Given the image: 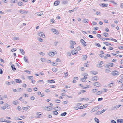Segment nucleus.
I'll return each instance as SVG.
<instances>
[{
	"instance_id": "nucleus-11",
	"label": "nucleus",
	"mask_w": 123,
	"mask_h": 123,
	"mask_svg": "<svg viewBox=\"0 0 123 123\" xmlns=\"http://www.w3.org/2000/svg\"><path fill=\"white\" fill-rule=\"evenodd\" d=\"M99 79L98 77L97 76H95L93 77L92 78V80L94 81H96L97 80H98Z\"/></svg>"
},
{
	"instance_id": "nucleus-55",
	"label": "nucleus",
	"mask_w": 123,
	"mask_h": 123,
	"mask_svg": "<svg viewBox=\"0 0 123 123\" xmlns=\"http://www.w3.org/2000/svg\"><path fill=\"white\" fill-rule=\"evenodd\" d=\"M84 66L85 67H88L89 66V64L87 63H85Z\"/></svg>"
},
{
	"instance_id": "nucleus-31",
	"label": "nucleus",
	"mask_w": 123,
	"mask_h": 123,
	"mask_svg": "<svg viewBox=\"0 0 123 123\" xmlns=\"http://www.w3.org/2000/svg\"><path fill=\"white\" fill-rule=\"evenodd\" d=\"M102 92V91H98L96 93V94L97 95H99L101 94V93Z\"/></svg>"
},
{
	"instance_id": "nucleus-57",
	"label": "nucleus",
	"mask_w": 123,
	"mask_h": 123,
	"mask_svg": "<svg viewBox=\"0 0 123 123\" xmlns=\"http://www.w3.org/2000/svg\"><path fill=\"white\" fill-rule=\"evenodd\" d=\"M56 61L58 62H59L61 61L60 60L59 58H57L56 59Z\"/></svg>"
},
{
	"instance_id": "nucleus-7",
	"label": "nucleus",
	"mask_w": 123,
	"mask_h": 123,
	"mask_svg": "<svg viewBox=\"0 0 123 123\" xmlns=\"http://www.w3.org/2000/svg\"><path fill=\"white\" fill-rule=\"evenodd\" d=\"M71 53L73 55H76L78 53V51L75 50H73L72 51Z\"/></svg>"
},
{
	"instance_id": "nucleus-45",
	"label": "nucleus",
	"mask_w": 123,
	"mask_h": 123,
	"mask_svg": "<svg viewBox=\"0 0 123 123\" xmlns=\"http://www.w3.org/2000/svg\"><path fill=\"white\" fill-rule=\"evenodd\" d=\"M95 44L98 47H100L101 46L100 44L99 43H95Z\"/></svg>"
},
{
	"instance_id": "nucleus-41",
	"label": "nucleus",
	"mask_w": 123,
	"mask_h": 123,
	"mask_svg": "<svg viewBox=\"0 0 123 123\" xmlns=\"http://www.w3.org/2000/svg\"><path fill=\"white\" fill-rule=\"evenodd\" d=\"M99 109L98 107H96L94 108L92 110V111H96L97 109Z\"/></svg>"
},
{
	"instance_id": "nucleus-54",
	"label": "nucleus",
	"mask_w": 123,
	"mask_h": 123,
	"mask_svg": "<svg viewBox=\"0 0 123 123\" xmlns=\"http://www.w3.org/2000/svg\"><path fill=\"white\" fill-rule=\"evenodd\" d=\"M109 65L111 67H113L114 65V64L113 63H109Z\"/></svg>"
},
{
	"instance_id": "nucleus-39",
	"label": "nucleus",
	"mask_w": 123,
	"mask_h": 123,
	"mask_svg": "<svg viewBox=\"0 0 123 123\" xmlns=\"http://www.w3.org/2000/svg\"><path fill=\"white\" fill-rule=\"evenodd\" d=\"M98 89H94L92 90L93 92H95L98 91Z\"/></svg>"
},
{
	"instance_id": "nucleus-46",
	"label": "nucleus",
	"mask_w": 123,
	"mask_h": 123,
	"mask_svg": "<svg viewBox=\"0 0 123 123\" xmlns=\"http://www.w3.org/2000/svg\"><path fill=\"white\" fill-rule=\"evenodd\" d=\"M13 104L15 105H17L18 104V102L17 101H14Z\"/></svg>"
},
{
	"instance_id": "nucleus-28",
	"label": "nucleus",
	"mask_w": 123,
	"mask_h": 123,
	"mask_svg": "<svg viewBox=\"0 0 123 123\" xmlns=\"http://www.w3.org/2000/svg\"><path fill=\"white\" fill-rule=\"evenodd\" d=\"M78 8L77 7H76L74 9H73L72 10H69V12L70 13H71L73 12L74 11V9H75V10H76Z\"/></svg>"
},
{
	"instance_id": "nucleus-34",
	"label": "nucleus",
	"mask_w": 123,
	"mask_h": 123,
	"mask_svg": "<svg viewBox=\"0 0 123 123\" xmlns=\"http://www.w3.org/2000/svg\"><path fill=\"white\" fill-rule=\"evenodd\" d=\"M52 71L54 72H56L57 71V69L56 68H54L52 69Z\"/></svg>"
},
{
	"instance_id": "nucleus-53",
	"label": "nucleus",
	"mask_w": 123,
	"mask_h": 123,
	"mask_svg": "<svg viewBox=\"0 0 123 123\" xmlns=\"http://www.w3.org/2000/svg\"><path fill=\"white\" fill-rule=\"evenodd\" d=\"M85 79L84 78H81V80L83 82H85Z\"/></svg>"
},
{
	"instance_id": "nucleus-25",
	"label": "nucleus",
	"mask_w": 123,
	"mask_h": 123,
	"mask_svg": "<svg viewBox=\"0 0 123 123\" xmlns=\"http://www.w3.org/2000/svg\"><path fill=\"white\" fill-rule=\"evenodd\" d=\"M83 21L84 23H88V20L87 19H83Z\"/></svg>"
},
{
	"instance_id": "nucleus-17",
	"label": "nucleus",
	"mask_w": 123,
	"mask_h": 123,
	"mask_svg": "<svg viewBox=\"0 0 123 123\" xmlns=\"http://www.w3.org/2000/svg\"><path fill=\"white\" fill-rule=\"evenodd\" d=\"M5 106L6 107L7 109H9L10 108V106L7 103H6L4 104Z\"/></svg>"
},
{
	"instance_id": "nucleus-10",
	"label": "nucleus",
	"mask_w": 123,
	"mask_h": 123,
	"mask_svg": "<svg viewBox=\"0 0 123 123\" xmlns=\"http://www.w3.org/2000/svg\"><path fill=\"white\" fill-rule=\"evenodd\" d=\"M19 12L21 14H23L24 13H28V12L26 11L25 10H20L19 11Z\"/></svg>"
},
{
	"instance_id": "nucleus-32",
	"label": "nucleus",
	"mask_w": 123,
	"mask_h": 123,
	"mask_svg": "<svg viewBox=\"0 0 123 123\" xmlns=\"http://www.w3.org/2000/svg\"><path fill=\"white\" fill-rule=\"evenodd\" d=\"M19 39V38L18 37H14L13 38V40H18Z\"/></svg>"
},
{
	"instance_id": "nucleus-60",
	"label": "nucleus",
	"mask_w": 123,
	"mask_h": 123,
	"mask_svg": "<svg viewBox=\"0 0 123 123\" xmlns=\"http://www.w3.org/2000/svg\"><path fill=\"white\" fill-rule=\"evenodd\" d=\"M102 100L103 98H99L98 99V101H100L101 100Z\"/></svg>"
},
{
	"instance_id": "nucleus-51",
	"label": "nucleus",
	"mask_w": 123,
	"mask_h": 123,
	"mask_svg": "<svg viewBox=\"0 0 123 123\" xmlns=\"http://www.w3.org/2000/svg\"><path fill=\"white\" fill-rule=\"evenodd\" d=\"M117 82L118 83H121L122 82V80H117Z\"/></svg>"
},
{
	"instance_id": "nucleus-19",
	"label": "nucleus",
	"mask_w": 123,
	"mask_h": 123,
	"mask_svg": "<svg viewBox=\"0 0 123 123\" xmlns=\"http://www.w3.org/2000/svg\"><path fill=\"white\" fill-rule=\"evenodd\" d=\"M43 14V12H42L41 11L39 12H37V14L38 16H41Z\"/></svg>"
},
{
	"instance_id": "nucleus-21",
	"label": "nucleus",
	"mask_w": 123,
	"mask_h": 123,
	"mask_svg": "<svg viewBox=\"0 0 123 123\" xmlns=\"http://www.w3.org/2000/svg\"><path fill=\"white\" fill-rule=\"evenodd\" d=\"M20 51L22 55H24L25 54V52L24 50L22 49H20Z\"/></svg>"
},
{
	"instance_id": "nucleus-5",
	"label": "nucleus",
	"mask_w": 123,
	"mask_h": 123,
	"mask_svg": "<svg viewBox=\"0 0 123 123\" xmlns=\"http://www.w3.org/2000/svg\"><path fill=\"white\" fill-rule=\"evenodd\" d=\"M51 30L55 34H59L58 31L55 29H51Z\"/></svg>"
},
{
	"instance_id": "nucleus-13",
	"label": "nucleus",
	"mask_w": 123,
	"mask_h": 123,
	"mask_svg": "<svg viewBox=\"0 0 123 123\" xmlns=\"http://www.w3.org/2000/svg\"><path fill=\"white\" fill-rule=\"evenodd\" d=\"M87 58V56L86 55H83L82 56V59L83 60L86 59Z\"/></svg>"
},
{
	"instance_id": "nucleus-49",
	"label": "nucleus",
	"mask_w": 123,
	"mask_h": 123,
	"mask_svg": "<svg viewBox=\"0 0 123 123\" xmlns=\"http://www.w3.org/2000/svg\"><path fill=\"white\" fill-rule=\"evenodd\" d=\"M86 88H90L91 87V86L88 85H87L86 86Z\"/></svg>"
},
{
	"instance_id": "nucleus-59",
	"label": "nucleus",
	"mask_w": 123,
	"mask_h": 123,
	"mask_svg": "<svg viewBox=\"0 0 123 123\" xmlns=\"http://www.w3.org/2000/svg\"><path fill=\"white\" fill-rule=\"evenodd\" d=\"M68 72H67L66 73H65V77H67V76L68 75Z\"/></svg>"
},
{
	"instance_id": "nucleus-63",
	"label": "nucleus",
	"mask_w": 123,
	"mask_h": 123,
	"mask_svg": "<svg viewBox=\"0 0 123 123\" xmlns=\"http://www.w3.org/2000/svg\"><path fill=\"white\" fill-rule=\"evenodd\" d=\"M76 49L77 50H80L81 49V48L79 47H78Z\"/></svg>"
},
{
	"instance_id": "nucleus-50",
	"label": "nucleus",
	"mask_w": 123,
	"mask_h": 123,
	"mask_svg": "<svg viewBox=\"0 0 123 123\" xmlns=\"http://www.w3.org/2000/svg\"><path fill=\"white\" fill-rule=\"evenodd\" d=\"M6 121V120L4 119H0V122H5Z\"/></svg>"
},
{
	"instance_id": "nucleus-20",
	"label": "nucleus",
	"mask_w": 123,
	"mask_h": 123,
	"mask_svg": "<svg viewBox=\"0 0 123 123\" xmlns=\"http://www.w3.org/2000/svg\"><path fill=\"white\" fill-rule=\"evenodd\" d=\"M59 1L57 0L54 2V5L55 6H57L59 4Z\"/></svg>"
},
{
	"instance_id": "nucleus-44",
	"label": "nucleus",
	"mask_w": 123,
	"mask_h": 123,
	"mask_svg": "<svg viewBox=\"0 0 123 123\" xmlns=\"http://www.w3.org/2000/svg\"><path fill=\"white\" fill-rule=\"evenodd\" d=\"M96 66L98 67H102L101 66V64H97L96 65Z\"/></svg>"
},
{
	"instance_id": "nucleus-2",
	"label": "nucleus",
	"mask_w": 123,
	"mask_h": 123,
	"mask_svg": "<svg viewBox=\"0 0 123 123\" xmlns=\"http://www.w3.org/2000/svg\"><path fill=\"white\" fill-rule=\"evenodd\" d=\"M38 35L43 38H44L45 37V36L44 33L43 32H39L38 34Z\"/></svg>"
},
{
	"instance_id": "nucleus-16",
	"label": "nucleus",
	"mask_w": 123,
	"mask_h": 123,
	"mask_svg": "<svg viewBox=\"0 0 123 123\" xmlns=\"http://www.w3.org/2000/svg\"><path fill=\"white\" fill-rule=\"evenodd\" d=\"M46 110L48 111L51 110H52V108L50 106L49 107L47 106L46 107Z\"/></svg>"
},
{
	"instance_id": "nucleus-61",
	"label": "nucleus",
	"mask_w": 123,
	"mask_h": 123,
	"mask_svg": "<svg viewBox=\"0 0 123 123\" xmlns=\"http://www.w3.org/2000/svg\"><path fill=\"white\" fill-rule=\"evenodd\" d=\"M41 113L40 112H37L36 113V114L40 116L41 115Z\"/></svg>"
},
{
	"instance_id": "nucleus-29",
	"label": "nucleus",
	"mask_w": 123,
	"mask_h": 123,
	"mask_svg": "<svg viewBox=\"0 0 123 123\" xmlns=\"http://www.w3.org/2000/svg\"><path fill=\"white\" fill-rule=\"evenodd\" d=\"M25 62H27L28 63V62H27V61L28 60V59H26L25 57V56L23 58Z\"/></svg>"
},
{
	"instance_id": "nucleus-3",
	"label": "nucleus",
	"mask_w": 123,
	"mask_h": 123,
	"mask_svg": "<svg viewBox=\"0 0 123 123\" xmlns=\"http://www.w3.org/2000/svg\"><path fill=\"white\" fill-rule=\"evenodd\" d=\"M99 5L101 6L104 7H106L109 6L108 4L100 3Z\"/></svg>"
},
{
	"instance_id": "nucleus-27",
	"label": "nucleus",
	"mask_w": 123,
	"mask_h": 123,
	"mask_svg": "<svg viewBox=\"0 0 123 123\" xmlns=\"http://www.w3.org/2000/svg\"><path fill=\"white\" fill-rule=\"evenodd\" d=\"M41 60L43 62H46L47 61L46 59L44 58H41Z\"/></svg>"
},
{
	"instance_id": "nucleus-15",
	"label": "nucleus",
	"mask_w": 123,
	"mask_h": 123,
	"mask_svg": "<svg viewBox=\"0 0 123 123\" xmlns=\"http://www.w3.org/2000/svg\"><path fill=\"white\" fill-rule=\"evenodd\" d=\"M61 108L59 107H56L54 108V110L57 111H60L61 110Z\"/></svg>"
},
{
	"instance_id": "nucleus-38",
	"label": "nucleus",
	"mask_w": 123,
	"mask_h": 123,
	"mask_svg": "<svg viewBox=\"0 0 123 123\" xmlns=\"http://www.w3.org/2000/svg\"><path fill=\"white\" fill-rule=\"evenodd\" d=\"M27 90L29 92H31L32 91V90L31 88H28Z\"/></svg>"
},
{
	"instance_id": "nucleus-22",
	"label": "nucleus",
	"mask_w": 123,
	"mask_h": 123,
	"mask_svg": "<svg viewBox=\"0 0 123 123\" xmlns=\"http://www.w3.org/2000/svg\"><path fill=\"white\" fill-rule=\"evenodd\" d=\"M91 72L94 75H96L97 74L98 72L96 71H91Z\"/></svg>"
},
{
	"instance_id": "nucleus-62",
	"label": "nucleus",
	"mask_w": 123,
	"mask_h": 123,
	"mask_svg": "<svg viewBox=\"0 0 123 123\" xmlns=\"http://www.w3.org/2000/svg\"><path fill=\"white\" fill-rule=\"evenodd\" d=\"M111 123H116V121L113 120H111Z\"/></svg>"
},
{
	"instance_id": "nucleus-58",
	"label": "nucleus",
	"mask_w": 123,
	"mask_h": 123,
	"mask_svg": "<svg viewBox=\"0 0 123 123\" xmlns=\"http://www.w3.org/2000/svg\"><path fill=\"white\" fill-rule=\"evenodd\" d=\"M86 114V113H84L82 115H81V117H84Z\"/></svg>"
},
{
	"instance_id": "nucleus-9",
	"label": "nucleus",
	"mask_w": 123,
	"mask_h": 123,
	"mask_svg": "<svg viewBox=\"0 0 123 123\" xmlns=\"http://www.w3.org/2000/svg\"><path fill=\"white\" fill-rule=\"evenodd\" d=\"M48 54L50 56H54L55 54V53L54 52H50Z\"/></svg>"
},
{
	"instance_id": "nucleus-24",
	"label": "nucleus",
	"mask_w": 123,
	"mask_h": 123,
	"mask_svg": "<svg viewBox=\"0 0 123 123\" xmlns=\"http://www.w3.org/2000/svg\"><path fill=\"white\" fill-rule=\"evenodd\" d=\"M30 108V106H27V107H23L22 109L25 110L26 111L27 109L29 108Z\"/></svg>"
},
{
	"instance_id": "nucleus-43",
	"label": "nucleus",
	"mask_w": 123,
	"mask_h": 123,
	"mask_svg": "<svg viewBox=\"0 0 123 123\" xmlns=\"http://www.w3.org/2000/svg\"><path fill=\"white\" fill-rule=\"evenodd\" d=\"M52 112L53 114L54 115H57L58 114V112L57 111H53Z\"/></svg>"
},
{
	"instance_id": "nucleus-64",
	"label": "nucleus",
	"mask_w": 123,
	"mask_h": 123,
	"mask_svg": "<svg viewBox=\"0 0 123 123\" xmlns=\"http://www.w3.org/2000/svg\"><path fill=\"white\" fill-rule=\"evenodd\" d=\"M46 62L48 63H50L51 62V61L49 60H48Z\"/></svg>"
},
{
	"instance_id": "nucleus-14",
	"label": "nucleus",
	"mask_w": 123,
	"mask_h": 123,
	"mask_svg": "<svg viewBox=\"0 0 123 123\" xmlns=\"http://www.w3.org/2000/svg\"><path fill=\"white\" fill-rule=\"evenodd\" d=\"M15 81L17 83H22V81L19 79H16L15 80Z\"/></svg>"
},
{
	"instance_id": "nucleus-4",
	"label": "nucleus",
	"mask_w": 123,
	"mask_h": 123,
	"mask_svg": "<svg viewBox=\"0 0 123 123\" xmlns=\"http://www.w3.org/2000/svg\"><path fill=\"white\" fill-rule=\"evenodd\" d=\"M112 74L113 75H116L119 74V72L117 71H114L112 72Z\"/></svg>"
},
{
	"instance_id": "nucleus-56",
	"label": "nucleus",
	"mask_w": 123,
	"mask_h": 123,
	"mask_svg": "<svg viewBox=\"0 0 123 123\" xmlns=\"http://www.w3.org/2000/svg\"><path fill=\"white\" fill-rule=\"evenodd\" d=\"M88 105L87 104H85L84 105L82 106L83 107V108H85L87 107Z\"/></svg>"
},
{
	"instance_id": "nucleus-30",
	"label": "nucleus",
	"mask_w": 123,
	"mask_h": 123,
	"mask_svg": "<svg viewBox=\"0 0 123 123\" xmlns=\"http://www.w3.org/2000/svg\"><path fill=\"white\" fill-rule=\"evenodd\" d=\"M94 120L95 121L98 123H99V120L96 117L94 118Z\"/></svg>"
},
{
	"instance_id": "nucleus-18",
	"label": "nucleus",
	"mask_w": 123,
	"mask_h": 123,
	"mask_svg": "<svg viewBox=\"0 0 123 123\" xmlns=\"http://www.w3.org/2000/svg\"><path fill=\"white\" fill-rule=\"evenodd\" d=\"M11 68L12 69L13 71H15L16 70V68L15 67L14 65L13 64H12L11 65Z\"/></svg>"
},
{
	"instance_id": "nucleus-47",
	"label": "nucleus",
	"mask_w": 123,
	"mask_h": 123,
	"mask_svg": "<svg viewBox=\"0 0 123 123\" xmlns=\"http://www.w3.org/2000/svg\"><path fill=\"white\" fill-rule=\"evenodd\" d=\"M17 50V49H16V48H13V49H11V51L12 52H14L15 51H16Z\"/></svg>"
},
{
	"instance_id": "nucleus-35",
	"label": "nucleus",
	"mask_w": 123,
	"mask_h": 123,
	"mask_svg": "<svg viewBox=\"0 0 123 123\" xmlns=\"http://www.w3.org/2000/svg\"><path fill=\"white\" fill-rule=\"evenodd\" d=\"M48 82H49L50 83H54L55 82V81L54 80H49L48 81Z\"/></svg>"
},
{
	"instance_id": "nucleus-1",
	"label": "nucleus",
	"mask_w": 123,
	"mask_h": 123,
	"mask_svg": "<svg viewBox=\"0 0 123 123\" xmlns=\"http://www.w3.org/2000/svg\"><path fill=\"white\" fill-rule=\"evenodd\" d=\"M80 42L82 45L84 46H86V44L85 41L83 39H81L80 40Z\"/></svg>"
},
{
	"instance_id": "nucleus-52",
	"label": "nucleus",
	"mask_w": 123,
	"mask_h": 123,
	"mask_svg": "<svg viewBox=\"0 0 123 123\" xmlns=\"http://www.w3.org/2000/svg\"><path fill=\"white\" fill-rule=\"evenodd\" d=\"M104 66L106 68H108L109 67V65L107 64L104 65Z\"/></svg>"
},
{
	"instance_id": "nucleus-26",
	"label": "nucleus",
	"mask_w": 123,
	"mask_h": 123,
	"mask_svg": "<svg viewBox=\"0 0 123 123\" xmlns=\"http://www.w3.org/2000/svg\"><path fill=\"white\" fill-rule=\"evenodd\" d=\"M70 44L71 45H74V44H76V43H75V42L74 41H71L70 42Z\"/></svg>"
},
{
	"instance_id": "nucleus-40",
	"label": "nucleus",
	"mask_w": 123,
	"mask_h": 123,
	"mask_svg": "<svg viewBox=\"0 0 123 123\" xmlns=\"http://www.w3.org/2000/svg\"><path fill=\"white\" fill-rule=\"evenodd\" d=\"M67 114V113L66 112H64L63 113H62L61 114V115L62 116H65L66 114Z\"/></svg>"
},
{
	"instance_id": "nucleus-12",
	"label": "nucleus",
	"mask_w": 123,
	"mask_h": 123,
	"mask_svg": "<svg viewBox=\"0 0 123 123\" xmlns=\"http://www.w3.org/2000/svg\"><path fill=\"white\" fill-rule=\"evenodd\" d=\"M117 123H123V119H118L117 120Z\"/></svg>"
},
{
	"instance_id": "nucleus-36",
	"label": "nucleus",
	"mask_w": 123,
	"mask_h": 123,
	"mask_svg": "<svg viewBox=\"0 0 123 123\" xmlns=\"http://www.w3.org/2000/svg\"><path fill=\"white\" fill-rule=\"evenodd\" d=\"M18 0H13L11 1V2L12 3H15L17 2Z\"/></svg>"
},
{
	"instance_id": "nucleus-48",
	"label": "nucleus",
	"mask_w": 123,
	"mask_h": 123,
	"mask_svg": "<svg viewBox=\"0 0 123 123\" xmlns=\"http://www.w3.org/2000/svg\"><path fill=\"white\" fill-rule=\"evenodd\" d=\"M108 33L106 32H105L103 33V35L105 37H106L108 35Z\"/></svg>"
},
{
	"instance_id": "nucleus-23",
	"label": "nucleus",
	"mask_w": 123,
	"mask_h": 123,
	"mask_svg": "<svg viewBox=\"0 0 123 123\" xmlns=\"http://www.w3.org/2000/svg\"><path fill=\"white\" fill-rule=\"evenodd\" d=\"M119 108L118 106V105H117L114 106V107H112V108L111 109L112 110H113L116 109L117 108Z\"/></svg>"
},
{
	"instance_id": "nucleus-6",
	"label": "nucleus",
	"mask_w": 123,
	"mask_h": 123,
	"mask_svg": "<svg viewBox=\"0 0 123 123\" xmlns=\"http://www.w3.org/2000/svg\"><path fill=\"white\" fill-rule=\"evenodd\" d=\"M103 42V43L105 44L106 46H110L109 45H110L111 46H113L112 44H111L109 43L104 42Z\"/></svg>"
},
{
	"instance_id": "nucleus-8",
	"label": "nucleus",
	"mask_w": 123,
	"mask_h": 123,
	"mask_svg": "<svg viewBox=\"0 0 123 123\" xmlns=\"http://www.w3.org/2000/svg\"><path fill=\"white\" fill-rule=\"evenodd\" d=\"M93 85L97 87H99L101 86V84L100 83L98 82H96L94 83Z\"/></svg>"
},
{
	"instance_id": "nucleus-42",
	"label": "nucleus",
	"mask_w": 123,
	"mask_h": 123,
	"mask_svg": "<svg viewBox=\"0 0 123 123\" xmlns=\"http://www.w3.org/2000/svg\"><path fill=\"white\" fill-rule=\"evenodd\" d=\"M23 4V3L21 2H19L18 3V5L19 6H21Z\"/></svg>"
},
{
	"instance_id": "nucleus-33",
	"label": "nucleus",
	"mask_w": 123,
	"mask_h": 123,
	"mask_svg": "<svg viewBox=\"0 0 123 123\" xmlns=\"http://www.w3.org/2000/svg\"><path fill=\"white\" fill-rule=\"evenodd\" d=\"M27 77L29 80H32L33 78V77L31 76H28Z\"/></svg>"
},
{
	"instance_id": "nucleus-37",
	"label": "nucleus",
	"mask_w": 123,
	"mask_h": 123,
	"mask_svg": "<svg viewBox=\"0 0 123 123\" xmlns=\"http://www.w3.org/2000/svg\"><path fill=\"white\" fill-rule=\"evenodd\" d=\"M113 85H114L113 83L109 84L108 85V86L109 87H111Z\"/></svg>"
}]
</instances>
